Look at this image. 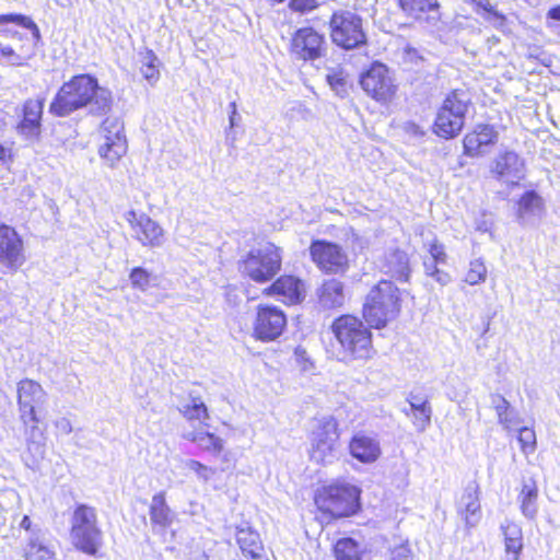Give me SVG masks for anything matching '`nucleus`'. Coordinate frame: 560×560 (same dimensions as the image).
Returning <instances> with one entry per match:
<instances>
[{
    "mask_svg": "<svg viewBox=\"0 0 560 560\" xmlns=\"http://www.w3.org/2000/svg\"><path fill=\"white\" fill-rule=\"evenodd\" d=\"M472 98L467 89L455 88L450 90L439 105L433 122L432 133L442 140L457 138L466 126V120Z\"/></svg>",
    "mask_w": 560,
    "mask_h": 560,
    "instance_id": "20e7f679",
    "label": "nucleus"
},
{
    "mask_svg": "<svg viewBox=\"0 0 560 560\" xmlns=\"http://www.w3.org/2000/svg\"><path fill=\"white\" fill-rule=\"evenodd\" d=\"M21 243L15 230L9 225H0V245H19Z\"/></svg>",
    "mask_w": 560,
    "mask_h": 560,
    "instance_id": "09e8293b",
    "label": "nucleus"
},
{
    "mask_svg": "<svg viewBox=\"0 0 560 560\" xmlns=\"http://www.w3.org/2000/svg\"><path fill=\"white\" fill-rule=\"evenodd\" d=\"M104 100H105V101H108V103H110V102H112V98H110V97H108V98H104Z\"/></svg>",
    "mask_w": 560,
    "mask_h": 560,
    "instance_id": "4d7b16f0",
    "label": "nucleus"
},
{
    "mask_svg": "<svg viewBox=\"0 0 560 560\" xmlns=\"http://www.w3.org/2000/svg\"><path fill=\"white\" fill-rule=\"evenodd\" d=\"M305 351L303 349H300V348H296L295 349V354H304Z\"/></svg>",
    "mask_w": 560,
    "mask_h": 560,
    "instance_id": "6e6d98bb",
    "label": "nucleus"
},
{
    "mask_svg": "<svg viewBox=\"0 0 560 560\" xmlns=\"http://www.w3.org/2000/svg\"><path fill=\"white\" fill-rule=\"evenodd\" d=\"M23 558L25 560H55L56 552L38 539H30L23 549Z\"/></svg>",
    "mask_w": 560,
    "mask_h": 560,
    "instance_id": "c9c22d12",
    "label": "nucleus"
},
{
    "mask_svg": "<svg viewBox=\"0 0 560 560\" xmlns=\"http://www.w3.org/2000/svg\"><path fill=\"white\" fill-rule=\"evenodd\" d=\"M129 277L132 287L140 289L142 291L145 290L150 284L151 276L145 269L141 267H136L131 269Z\"/></svg>",
    "mask_w": 560,
    "mask_h": 560,
    "instance_id": "a18cd8bd",
    "label": "nucleus"
},
{
    "mask_svg": "<svg viewBox=\"0 0 560 560\" xmlns=\"http://www.w3.org/2000/svg\"><path fill=\"white\" fill-rule=\"evenodd\" d=\"M331 550L336 560H363L364 556V549L351 537L337 539Z\"/></svg>",
    "mask_w": 560,
    "mask_h": 560,
    "instance_id": "72a5a7b5",
    "label": "nucleus"
},
{
    "mask_svg": "<svg viewBox=\"0 0 560 560\" xmlns=\"http://www.w3.org/2000/svg\"><path fill=\"white\" fill-rule=\"evenodd\" d=\"M539 486L535 477H523L521 479L517 501L521 513L529 520L538 514Z\"/></svg>",
    "mask_w": 560,
    "mask_h": 560,
    "instance_id": "4be33fe9",
    "label": "nucleus"
},
{
    "mask_svg": "<svg viewBox=\"0 0 560 560\" xmlns=\"http://www.w3.org/2000/svg\"><path fill=\"white\" fill-rule=\"evenodd\" d=\"M346 300L345 284L337 279L323 281L317 290V302L323 310H337Z\"/></svg>",
    "mask_w": 560,
    "mask_h": 560,
    "instance_id": "393cba45",
    "label": "nucleus"
},
{
    "mask_svg": "<svg viewBox=\"0 0 560 560\" xmlns=\"http://www.w3.org/2000/svg\"><path fill=\"white\" fill-rule=\"evenodd\" d=\"M423 266L425 272L439 283L445 285L451 281V276L445 270L447 256L443 247H430L428 255L424 257Z\"/></svg>",
    "mask_w": 560,
    "mask_h": 560,
    "instance_id": "cd10ccee",
    "label": "nucleus"
},
{
    "mask_svg": "<svg viewBox=\"0 0 560 560\" xmlns=\"http://www.w3.org/2000/svg\"><path fill=\"white\" fill-rule=\"evenodd\" d=\"M313 503L315 521L327 526L361 511V489L342 480H334L315 489Z\"/></svg>",
    "mask_w": 560,
    "mask_h": 560,
    "instance_id": "f257e3e1",
    "label": "nucleus"
},
{
    "mask_svg": "<svg viewBox=\"0 0 560 560\" xmlns=\"http://www.w3.org/2000/svg\"><path fill=\"white\" fill-rule=\"evenodd\" d=\"M45 396L42 385L33 380L24 378L18 384V406L20 419L25 428V433L34 441L36 434L43 435L39 430V415L36 410V404Z\"/></svg>",
    "mask_w": 560,
    "mask_h": 560,
    "instance_id": "f8f14e48",
    "label": "nucleus"
},
{
    "mask_svg": "<svg viewBox=\"0 0 560 560\" xmlns=\"http://www.w3.org/2000/svg\"><path fill=\"white\" fill-rule=\"evenodd\" d=\"M402 14L418 24H435L441 21V3L439 0H398Z\"/></svg>",
    "mask_w": 560,
    "mask_h": 560,
    "instance_id": "f3484780",
    "label": "nucleus"
},
{
    "mask_svg": "<svg viewBox=\"0 0 560 560\" xmlns=\"http://www.w3.org/2000/svg\"><path fill=\"white\" fill-rule=\"evenodd\" d=\"M517 442L524 455L533 454L537 447L536 432L532 427H522L517 431Z\"/></svg>",
    "mask_w": 560,
    "mask_h": 560,
    "instance_id": "ea45409f",
    "label": "nucleus"
},
{
    "mask_svg": "<svg viewBox=\"0 0 560 560\" xmlns=\"http://www.w3.org/2000/svg\"><path fill=\"white\" fill-rule=\"evenodd\" d=\"M7 155H8L7 148L0 143V161L5 160Z\"/></svg>",
    "mask_w": 560,
    "mask_h": 560,
    "instance_id": "864d4df0",
    "label": "nucleus"
},
{
    "mask_svg": "<svg viewBox=\"0 0 560 560\" xmlns=\"http://www.w3.org/2000/svg\"><path fill=\"white\" fill-rule=\"evenodd\" d=\"M13 23L32 32L33 37L38 40L40 32L37 24L30 18L19 13H8L0 15V24Z\"/></svg>",
    "mask_w": 560,
    "mask_h": 560,
    "instance_id": "4c0bfd02",
    "label": "nucleus"
},
{
    "mask_svg": "<svg viewBox=\"0 0 560 560\" xmlns=\"http://www.w3.org/2000/svg\"><path fill=\"white\" fill-rule=\"evenodd\" d=\"M348 448L353 458L364 464L377 460L382 453L378 442L363 432L350 438Z\"/></svg>",
    "mask_w": 560,
    "mask_h": 560,
    "instance_id": "412c9836",
    "label": "nucleus"
},
{
    "mask_svg": "<svg viewBox=\"0 0 560 560\" xmlns=\"http://www.w3.org/2000/svg\"><path fill=\"white\" fill-rule=\"evenodd\" d=\"M328 49L325 34L310 25L296 28L288 45L291 58L302 63H313L326 58Z\"/></svg>",
    "mask_w": 560,
    "mask_h": 560,
    "instance_id": "1a4fd4ad",
    "label": "nucleus"
},
{
    "mask_svg": "<svg viewBox=\"0 0 560 560\" xmlns=\"http://www.w3.org/2000/svg\"><path fill=\"white\" fill-rule=\"evenodd\" d=\"M288 328V315L277 305L259 303L252 320V338L262 343L279 340Z\"/></svg>",
    "mask_w": 560,
    "mask_h": 560,
    "instance_id": "9d476101",
    "label": "nucleus"
},
{
    "mask_svg": "<svg viewBox=\"0 0 560 560\" xmlns=\"http://www.w3.org/2000/svg\"><path fill=\"white\" fill-rule=\"evenodd\" d=\"M341 434L342 429L336 417L314 418L313 427L308 432L310 459L323 466L331 464L340 450Z\"/></svg>",
    "mask_w": 560,
    "mask_h": 560,
    "instance_id": "0eeeda50",
    "label": "nucleus"
},
{
    "mask_svg": "<svg viewBox=\"0 0 560 560\" xmlns=\"http://www.w3.org/2000/svg\"><path fill=\"white\" fill-rule=\"evenodd\" d=\"M69 536L72 547L84 555L97 557L103 547V530L98 524L97 511L85 503L74 505Z\"/></svg>",
    "mask_w": 560,
    "mask_h": 560,
    "instance_id": "423d86ee",
    "label": "nucleus"
},
{
    "mask_svg": "<svg viewBox=\"0 0 560 560\" xmlns=\"http://www.w3.org/2000/svg\"><path fill=\"white\" fill-rule=\"evenodd\" d=\"M44 104L43 97L28 98L23 103L22 117L16 126L20 135L31 139L39 138Z\"/></svg>",
    "mask_w": 560,
    "mask_h": 560,
    "instance_id": "6ab92c4d",
    "label": "nucleus"
},
{
    "mask_svg": "<svg viewBox=\"0 0 560 560\" xmlns=\"http://www.w3.org/2000/svg\"><path fill=\"white\" fill-rule=\"evenodd\" d=\"M23 37L16 31L10 28H0V60H8L20 63L30 51L22 43Z\"/></svg>",
    "mask_w": 560,
    "mask_h": 560,
    "instance_id": "5701e85b",
    "label": "nucleus"
},
{
    "mask_svg": "<svg viewBox=\"0 0 560 560\" xmlns=\"http://www.w3.org/2000/svg\"><path fill=\"white\" fill-rule=\"evenodd\" d=\"M383 271L398 282H408L411 273L408 255L395 248L386 255L383 262Z\"/></svg>",
    "mask_w": 560,
    "mask_h": 560,
    "instance_id": "a878e982",
    "label": "nucleus"
},
{
    "mask_svg": "<svg viewBox=\"0 0 560 560\" xmlns=\"http://www.w3.org/2000/svg\"><path fill=\"white\" fill-rule=\"evenodd\" d=\"M546 18L553 23H560V3L551 7L547 11Z\"/></svg>",
    "mask_w": 560,
    "mask_h": 560,
    "instance_id": "8fccbe9b",
    "label": "nucleus"
},
{
    "mask_svg": "<svg viewBox=\"0 0 560 560\" xmlns=\"http://www.w3.org/2000/svg\"><path fill=\"white\" fill-rule=\"evenodd\" d=\"M493 409L497 412L499 422L503 428L511 430L515 423V415L509 401L500 394H494L491 397Z\"/></svg>",
    "mask_w": 560,
    "mask_h": 560,
    "instance_id": "e433bc0d",
    "label": "nucleus"
},
{
    "mask_svg": "<svg viewBox=\"0 0 560 560\" xmlns=\"http://www.w3.org/2000/svg\"><path fill=\"white\" fill-rule=\"evenodd\" d=\"M311 245L317 246V245H331V244L326 241H313Z\"/></svg>",
    "mask_w": 560,
    "mask_h": 560,
    "instance_id": "5fc2aeb1",
    "label": "nucleus"
},
{
    "mask_svg": "<svg viewBox=\"0 0 560 560\" xmlns=\"http://www.w3.org/2000/svg\"><path fill=\"white\" fill-rule=\"evenodd\" d=\"M183 416L189 422L206 421L210 418L208 408L200 398H192L191 404L184 407Z\"/></svg>",
    "mask_w": 560,
    "mask_h": 560,
    "instance_id": "58836bf2",
    "label": "nucleus"
},
{
    "mask_svg": "<svg viewBox=\"0 0 560 560\" xmlns=\"http://www.w3.org/2000/svg\"><path fill=\"white\" fill-rule=\"evenodd\" d=\"M236 542L243 555L252 560L264 558V545L259 534L250 527H240L236 530Z\"/></svg>",
    "mask_w": 560,
    "mask_h": 560,
    "instance_id": "7c9ffc66",
    "label": "nucleus"
},
{
    "mask_svg": "<svg viewBox=\"0 0 560 560\" xmlns=\"http://www.w3.org/2000/svg\"><path fill=\"white\" fill-rule=\"evenodd\" d=\"M504 550L512 560H521L524 549L523 530L518 524L508 521L501 526Z\"/></svg>",
    "mask_w": 560,
    "mask_h": 560,
    "instance_id": "2f4dec72",
    "label": "nucleus"
},
{
    "mask_svg": "<svg viewBox=\"0 0 560 560\" xmlns=\"http://www.w3.org/2000/svg\"><path fill=\"white\" fill-rule=\"evenodd\" d=\"M479 486L477 482L468 485L462 495L465 506L460 515L467 528L475 527L481 518V505L479 502Z\"/></svg>",
    "mask_w": 560,
    "mask_h": 560,
    "instance_id": "bb28decb",
    "label": "nucleus"
},
{
    "mask_svg": "<svg viewBox=\"0 0 560 560\" xmlns=\"http://www.w3.org/2000/svg\"><path fill=\"white\" fill-rule=\"evenodd\" d=\"M388 560H415V557L409 545L405 542L390 549Z\"/></svg>",
    "mask_w": 560,
    "mask_h": 560,
    "instance_id": "de8ad7c7",
    "label": "nucleus"
},
{
    "mask_svg": "<svg viewBox=\"0 0 560 560\" xmlns=\"http://www.w3.org/2000/svg\"><path fill=\"white\" fill-rule=\"evenodd\" d=\"M499 131L494 125L478 122L462 139L463 155L478 159L487 155L498 143Z\"/></svg>",
    "mask_w": 560,
    "mask_h": 560,
    "instance_id": "4468645a",
    "label": "nucleus"
},
{
    "mask_svg": "<svg viewBox=\"0 0 560 560\" xmlns=\"http://www.w3.org/2000/svg\"><path fill=\"white\" fill-rule=\"evenodd\" d=\"M487 268L483 262L474 260L470 262L465 281L469 284H477L486 279Z\"/></svg>",
    "mask_w": 560,
    "mask_h": 560,
    "instance_id": "37998d69",
    "label": "nucleus"
},
{
    "mask_svg": "<svg viewBox=\"0 0 560 560\" xmlns=\"http://www.w3.org/2000/svg\"><path fill=\"white\" fill-rule=\"evenodd\" d=\"M544 208V200L535 190L525 191L516 201V214L520 219L540 214Z\"/></svg>",
    "mask_w": 560,
    "mask_h": 560,
    "instance_id": "f704fd0d",
    "label": "nucleus"
},
{
    "mask_svg": "<svg viewBox=\"0 0 560 560\" xmlns=\"http://www.w3.org/2000/svg\"><path fill=\"white\" fill-rule=\"evenodd\" d=\"M140 71L148 81H156L160 78L159 59L153 50L145 51Z\"/></svg>",
    "mask_w": 560,
    "mask_h": 560,
    "instance_id": "a19ab883",
    "label": "nucleus"
},
{
    "mask_svg": "<svg viewBox=\"0 0 560 560\" xmlns=\"http://www.w3.org/2000/svg\"><path fill=\"white\" fill-rule=\"evenodd\" d=\"M407 401L410 406V411H407L406 415L411 419L412 424L418 431H424L430 425L432 417L429 397L418 392H410Z\"/></svg>",
    "mask_w": 560,
    "mask_h": 560,
    "instance_id": "b1692460",
    "label": "nucleus"
},
{
    "mask_svg": "<svg viewBox=\"0 0 560 560\" xmlns=\"http://www.w3.org/2000/svg\"><path fill=\"white\" fill-rule=\"evenodd\" d=\"M149 515L152 526L165 529L173 524L174 513L166 502L165 491L153 494L149 506Z\"/></svg>",
    "mask_w": 560,
    "mask_h": 560,
    "instance_id": "c756f323",
    "label": "nucleus"
},
{
    "mask_svg": "<svg viewBox=\"0 0 560 560\" xmlns=\"http://www.w3.org/2000/svg\"><path fill=\"white\" fill-rule=\"evenodd\" d=\"M125 218L130 225L133 238L142 245H156L163 241V229L147 214L138 215L135 210H129Z\"/></svg>",
    "mask_w": 560,
    "mask_h": 560,
    "instance_id": "a211bd4d",
    "label": "nucleus"
},
{
    "mask_svg": "<svg viewBox=\"0 0 560 560\" xmlns=\"http://www.w3.org/2000/svg\"><path fill=\"white\" fill-rule=\"evenodd\" d=\"M289 8L291 11L305 14L316 10L319 7L318 0H290Z\"/></svg>",
    "mask_w": 560,
    "mask_h": 560,
    "instance_id": "49530a36",
    "label": "nucleus"
},
{
    "mask_svg": "<svg viewBox=\"0 0 560 560\" xmlns=\"http://www.w3.org/2000/svg\"><path fill=\"white\" fill-rule=\"evenodd\" d=\"M402 310V291L389 280L382 279L368 292L361 317L370 327L382 330L395 323Z\"/></svg>",
    "mask_w": 560,
    "mask_h": 560,
    "instance_id": "f03ea898",
    "label": "nucleus"
},
{
    "mask_svg": "<svg viewBox=\"0 0 560 560\" xmlns=\"http://www.w3.org/2000/svg\"><path fill=\"white\" fill-rule=\"evenodd\" d=\"M330 330L340 346L343 357L352 361H366L374 357L373 328L362 317L341 314L330 325Z\"/></svg>",
    "mask_w": 560,
    "mask_h": 560,
    "instance_id": "7ed1b4c3",
    "label": "nucleus"
},
{
    "mask_svg": "<svg viewBox=\"0 0 560 560\" xmlns=\"http://www.w3.org/2000/svg\"><path fill=\"white\" fill-rule=\"evenodd\" d=\"M328 33L331 43L345 51L360 49L368 45L363 18L351 10L332 11L328 20Z\"/></svg>",
    "mask_w": 560,
    "mask_h": 560,
    "instance_id": "6e6552de",
    "label": "nucleus"
},
{
    "mask_svg": "<svg viewBox=\"0 0 560 560\" xmlns=\"http://www.w3.org/2000/svg\"><path fill=\"white\" fill-rule=\"evenodd\" d=\"M311 255L318 268L327 273L343 272L348 267L341 247H311Z\"/></svg>",
    "mask_w": 560,
    "mask_h": 560,
    "instance_id": "aec40b11",
    "label": "nucleus"
},
{
    "mask_svg": "<svg viewBox=\"0 0 560 560\" xmlns=\"http://www.w3.org/2000/svg\"><path fill=\"white\" fill-rule=\"evenodd\" d=\"M186 465L199 479L203 481H208L210 477L215 474L214 468L197 459H189Z\"/></svg>",
    "mask_w": 560,
    "mask_h": 560,
    "instance_id": "c03bdc74",
    "label": "nucleus"
},
{
    "mask_svg": "<svg viewBox=\"0 0 560 560\" xmlns=\"http://www.w3.org/2000/svg\"><path fill=\"white\" fill-rule=\"evenodd\" d=\"M281 269V255L277 247H257L241 261L242 273L257 283L271 280Z\"/></svg>",
    "mask_w": 560,
    "mask_h": 560,
    "instance_id": "9b49d317",
    "label": "nucleus"
},
{
    "mask_svg": "<svg viewBox=\"0 0 560 560\" xmlns=\"http://www.w3.org/2000/svg\"><path fill=\"white\" fill-rule=\"evenodd\" d=\"M261 293L266 298L276 296L285 305H296L304 300L305 285L301 279L292 275H282L262 289Z\"/></svg>",
    "mask_w": 560,
    "mask_h": 560,
    "instance_id": "dca6fc26",
    "label": "nucleus"
},
{
    "mask_svg": "<svg viewBox=\"0 0 560 560\" xmlns=\"http://www.w3.org/2000/svg\"><path fill=\"white\" fill-rule=\"evenodd\" d=\"M327 83L337 93L346 92L347 74L343 69H332L326 75Z\"/></svg>",
    "mask_w": 560,
    "mask_h": 560,
    "instance_id": "79ce46f5",
    "label": "nucleus"
},
{
    "mask_svg": "<svg viewBox=\"0 0 560 560\" xmlns=\"http://www.w3.org/2000/svg\"><path fill=\"white\" fill-rule=\"evenodd\" d=\"M100 92L104 90L94 75L89 73L72 75L57 91L49 105V112L57 117H66L93 104Z\"/></svg>",
    "mask_w": 560,
    "mask_h": 560,
    "instance_id": "39448f33",
    "label": "nucleus"
},
{
    "mask_svg": "<svg viewBox=\"0 0 560 560\" xmlns=\"http://www.w3.org/2000/svg\"><path fill=\"white\" fill-rule=\"evenodd\" d=\"M101 130L105 141L100 147L98 154L108 166L114 167L128 150L124 126L116 118H106L101 125Z\"/></svg>",
    "mask_w": 560,
    "mask_h": 560,
    "instance_id": "2eb2a0df",
    "label": "nucleus"
},
{
    "mask_svg": "<svg viewBox=\"0 0 560 560\" xmlns=\"http://www.w3.org/2000/svg\"><path fill=\"white\" fill-rule=\"evenodd\" d=\"M360 85L368 96L381 104L392 103L397 94L388 67L380 61L372 62L361 74Z\"/></svg>",
    "mask_w": 560,
    "mask_h": 560,
    "instance_id": "ddd939ff",
    "label": "nucleus"
},
{
    "mask_svg": "<svg viewBox=\"0 0 560 560\" xmlns=\"http://www.w3.org/2000/svg\"><path fill=\"white\" fill-rule=\"evenodd\" d=\"M19 249H20V247H14V246L5 247V256L8 258L14 257L15 260H21Z\"/></svg>",
    "mask_w": 560,
    "mask_h": 560,
    "instance_id": "3c124183",
    "label": "nucleus"
},
{
    "mask_svg": "<svg viewBox=\"0 0 560 560\" xmlns=\"http://www.w3.org/2000/svg\"><path fill=\"white\" fill-rule=\"evenodd\" d=\"M187 441L196 444L201 452L219 456L224 453V440L208 431H192L184 436Z\"/></svg>",
    "mask_w": 560,
    "mask_h": 560,
    "instance_id": "473e14b6",
    "label": "nucleus"
},
{
    "mask_svg": "<svg viewBox=\"0 0 560 560\" xmlns=\"http://www.w3.org/2000/svg\"><path fill=\"white\" fill-rule=\"evenodd\" d=\"M522 161L512 150L500 151L491 162L490 173L497 179L509 178L520 171Z\"/></svg>",
    "mask_w": 560,
    "mask_h": 560,
    "instance_id": "c85d7f7f",
    "label": "nucleus"
},
{
    "mask_svg": "<svg viewBox=\"0 0 560 560\" xmlns=\"http://www.w3.org/2000/svg\"><path fill=\"white\" fill-rule=\"evenodd\" d=\"M20 526H21L23 529L27 530V532H28V530H31V528H32V522H31V520H30V517H28L27 515H24V516H23V518H22V521H21Z\"/></svg>",
    "mask_w": 560,
    "mask_h": 560,
    "instance_id": "603ef678",
    "label": "nucleus"
}]
</instances>
